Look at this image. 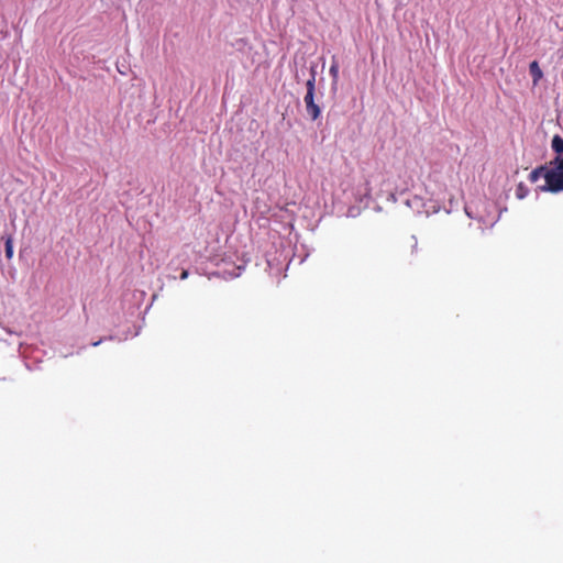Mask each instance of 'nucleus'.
<instances>
[{"label": "nucleus", "instance_id": "obj_2", "mask_svg": "<svg viewBox=\"0 0 563 563\" xmlns=\"http://www.w3.org/2000/svg\"><path fill=\"white\" fill-rule=\"evenodd\" d=\"M553 167L552 168H547L544 166H540L536 169H533L531 173H530V180L531 181H537L539 178H544L545 180V185L543 186V189L544 190H548V191H551V192H559V191H563V189H553L552 185H551V181L549 180V175L550 173L552 172H556L558 169V164H552Z\"/></svg>", "mask_w": 563, "mask_h": 563}, {"label": "nucleus", "instance_id": "obj_1", "mask_svg": "<svg viewBox=\"0 0 563 563\" xmlns=\"http://www.w3.org/2000/svg\"><path fill=\"white\" fill-rule=\"evenodd\" d=\"M314 81H316L314 74L311 73L310 78L307 80V84H306L307 93L303 99L305 103H306L307 113L312 120H317L320 117V112H321L319 106L314 103V99H313Z\"/></svg>", "mask_w": 563, "mask_h": 563}, {"label": "nucleus", "instance_id": "obj_3", "mask_svg": "<svg viewBox=\"0 0 563 563\" xmlns=\"http://www.w3.org/2000/svg\"><path fill=\"white\" fill-rule=\"evenodd\" d=\"M551 164H558L556 172L549 175L553 189H563V156H556Z\"/></svg>", "mask_w": 563, "mask_h": 563}, {"label": "nucleus", "instance_id": "obj_6", "mask_svg": "<svg viewBox=\"0 0 563 563\" xmlns=\"http://www.w3.org/2000/svg\"><path fill=\"white\" fill-rule=\"evenodd\" d=\"M5 257L11 260L13 257V241L11 236L5 240Z\"/></svg>", "mask_w": 563, "mask_h": 563}, {"label": "nucleus", "instance_id": "obj_4", "mask_svg": "<svg viewBox=\"0 0 563 563\" xmlns=\"http://www.w3.org/2000/svg\"><path fill=\"white\" fill-rule=\"evenodd\" d=\"M529 71H530V75L532 76L533 85H537L540 81V79L543 77V73H542L537 60H533L530 63Z\"/></svg>", "mask_w": 563, "mask_h": 563}, {"label": "nucleus", "instance_id": "obj_8", "mask_svg": "<svg viewBox=\"0 0 563 563\" xmlns=\"http://www.w3.org/2000/svg\"><path fill=\"white\" fill-rule=\"evenodd\" d=\"M188 275H189L188 271L184 269V271L181 272V274H180V278H181V279H186V278L188 277Z\"/></svg>", "mask_w": 563, "mask_h": 563}, {"label": "nucleus", "instance_id": "obj_7", "mask_svg": "<svg viewBox=\"0 0 563 563\" xmlns=\"http://www.w3.org/2000/svg\"><path fill=\"white\" fill-rule=\"evenodd\" d=\"M329 73H330V76L332 78V81L334 84H336L338 79H339V65H338L336 62L332 63V65L330 66Z\"/></svg>", "mask_w": 563, "mask_h": 563}, {"label": "nucleus", "instance_id": "obj_5", "mask_svg": "<svg viewBox=\"0 0 563 563\" xmlns=\"http://www.w3.org/2000/svg\"><path fill=\"white\" fill-rule=\"evenodd\" d=\"M551 147L558 156H563V137L558 134L554 135L551 142Z\"/></svg>", "mask_w": 563, "mask_h": 563}, {"label": "nucleus", "instance_id": "obj_9", "mask_svg": "<svg viewBox=\"0 0 563 563\" xmlns=\"http://www.w3.org/2000/svg\"><path fill=\"white\" fill-rule=\"evenodd\" d=\"M100 343H101V341H97V342H93V343H92V345H93V346H97V345H99Z\"/></svg>", "mask_w": 563, "mask_h": 563}, {"label": "nucleus", "instance_id": "obj_10", "mask_svg": "<svg viewBox=\"0 0 563 563\" xmlns=\"http://www.w3.org/2000/svg\"><path fill=\"white\" fill-rule=\"evenodd\" d=\"M412 247L416 250L417 249V241L415 240V243L412 245Z\"/></svg>", "mask_w": 563, "mask_h": 563}]
</instances>
